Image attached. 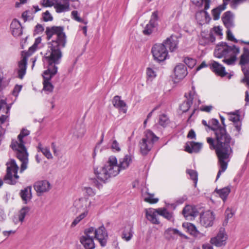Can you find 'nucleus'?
I'll use <instances>...</instances> for the list:
<instances>
[{
	"label": "nucleus",
	"instance_id": "obj_1",
	"mask_svg": "<svg viewBox=\"0 0 249 249\" xmlns=\"http://www.w3.org/2000/svg\"><path fill=\"white\" fill-rule=\"evenodd\" d=\"M61 26L47 27L45 33L47 39L52 41L48 43V49L43 58V62L48 65V69L42 74L43 82H50L52 78L57 73V67L55 65L60 62L62 57L61 49L65 46L66 36Z\"/></svg>",
	"mask_w": 249,
	"mask_h": 249
},
{
	"label": "nucleus",
	"instance_id": "obj_2",
	"mask_svg": "<svg viewBox=\"0 0 249 249\" xmlns=\"http://www.w3.org/2000/svg\"><path fill=\"white\" fill-rule=\"evenodd\" d=\"M208 128L214 131L216 141L212 138H207V142L211 150H215L218 159L220 169L218 172L216 180L220 177L222 173L225 172L227 168L228 163L230 161V156L232 153L231 144V138L226 132L224 127L219 126L217 120L213 119L209 122Z\"/></svg>",
	"mask_w": 249,
	"mask_h": 249
},
{
	"label": "nucleus",
	"instance_id": "obj_3",
	"mask_svg": "<svg viewBox=\"0 0 249 249\" xmlns=\"http://www.w3.org/2000/svg\"><path fill=\"white\" fill-rule=\"evenodd\" d=\"M29 134L30 131L28 130L22 129L18 137V142L12 141L11 144L12 149L16 151L17 157L22 162L20 170V173H22L27 168L28 154L24 146V142L23 139L24 137L29 135Z\"/></svg>",
	"mask_w": 249,
	"mask_h": 249
},
{
	"label": "nucleus",
	"instance_id": "obj_4",
	"mask_svg": "<svg viewBox=\"0 0 249 249\" xmlns=\"http://www.w3.org/2000/svg\"><path fill=\"white\" fill-rule=\"evenodd\" d=\"M240 52L239 47L234 45L230 46L226 43L221 42L216 45L214 54L217 58L224 57L222 61L228 65H231L235 63L236 56Z\"/></svg>",
	"mask_w": 249,
	"mask_h": 249
},
{
	"label": "nucleus",
	"instance_id": "obj_5",
	"mask_svg": "<svg viewBox=\"0 0 249 249\" xmlns=\"http://www.w3.org/2000/svg\"><path fill=\"white\" fill-rule=\"evenodd\" d=\"M117 160L115 156L109 157L105 165L99 169H94V174L102 181H106L110 178L115 177L120 172Z\"/></svg>",
	"mask_w": 249,
	"mask_h": 249
},
{
	"label": "nucleus",
	"instance_id": "obj_6",
	"mask_svg": "<svg viewBox=\"0 0 249 249\" xmlns=\"http://www.w3.org/2000/svg\"><path fill=\"white\" fill-rule=\"evenodd\" d=\"M159 138L150 130H146L144 132V137L140 141L139 146L141 153L142 155H146L152 149L155 142Z\"/></svg>",
	"mask_w": 249,
	"mask_h": 249
},
{
	"label": "nucleus",
	"instance_id": "obj_7",
	"mask_svg": "<svg viewBox=\"0 0 249 249\" xmlns=\"http://www.w3.org/2000/svg\"><path fill=\"white\" fill-rule=\"evenodd\" d=\"M6 174L5 175L3 180L5 183L15 185L17 183L19 179V176L18 175V166L13 159H11L9 162L6 163Z\"/></svg>",
	"mask_w": 249,
	"mask_h": 249
},
{
	"label": "nucleus",
	"instance_id": "obj_8",
	"mask_svg": "<svg viewBox=\"0 0 249 249\" xmlns=\"http://www.w3.org/2000/svg\"><path fill=\"white\" fill-rule=\"evenodd\" d=\"M151 52L154 59L159 62L165 60L168 55L167 48L163 43L155 44L152 48Z\"/></svg>",
	"mask_w": 249,
	"mask_h": 249
},
{
	"label": "nucleus",
	"instance_id": "obj_9",
	"mask_svg": "<svg viewBox=\"0 0 249 249\" xmlns=\"http://www.w3.org/2000/svg\"><path fill=\"white\" fill-rule=\"evenodd\" d=\"M239 64L242 66V70L244 74L242 82H246L249 87V70L246 69L244 66L249 64V49L246 47L243 48V52L240 56Z\"/></svg>",
	"mask_w": 249,
	"mask_h": 249
},
{
	"label": "nucleus",
	"instance_id": "obj_10",
	"mask_svg": "<svg viewBox=\"0 0 249 249\" xmlns=\"http://www.w3.org/2000/svg\"><path fill=\"white\" fill-rule=\"evenodd\" d=\"M80 241L85 249H94L95 244L93 241V227L85 229L84 235L80 238Z\"/></svg>",
	"mask_w": 249,
	"mask_h": 249
},
{
	"label": "nucleus",
	"instance_id": "obj_11",
	"mask_svg": "<svg viewBox=\"0 0 249 249\" xmlns=\"http://www.w3.org/2000/svg\"><path fill=\"white\" fill-rule=\"evenodd\" d=\"M34 188L38 196H41L43 194L48 192L51 189L50 183L46 180H39L34 184Z\"/></svg>",
	"mask_w": 249,
	"mask_h": 249
},
{
	"label": "nucleus",
	"instance_id": "obj_12",
	"mask_svg": "<svg viewBox=\"0 0 249 249\" xmlns=\"http://www.w3.org/2000/svg\"><path fill=\"white\" fill-rule=\"evenodd\" d=\"M158 18V12L157 11L153 12L148 23L146 25L142 31L144 35L148 36L153 33L157 25V21Z\"/></svg>",
	"mask_w": 249,
	"mask_h": 249
},
{
	"label": "nucleus",
	"instance_id": "obj_13",
	"mask_svg": "<svg viewBox=\"0 0 249 249\" xmlns=\"http://www.w3.org/2000/svg\"><path fill=\"white\" fill-rule=\"evenodd\" d=\"M107 237V233L104 226H101L97 230L93 228V238L98 240L101 246H106Z\"/></svg>",
	"mask_w": 249,
	"mask_h": 249
},
{
	"label": "nucleus",
	"instance_id": "obj_14",
	"mask_svg": "<svg viewBox=\"0 0 249 249\" xmlns=\"http://www.w3.org/2000/svg\"><path fill=\"white\" fill-rule=\"evenodd\" d=\"M90 204V201L87 198L79 199V222L88 215Z\"/></svg>",
	"mask_w": 249,
	"mask_h": 249
},
{
	"label": "nucleus",
	"instance_id": "obj_15",
	"mask_svg": "<svg viewBox=\"0 0 249 249\" xmlns=\"http://www.w3.org/2000/svg\"><path fill=\"white\" fill-rule=\"evenodd\" d=\"M200 224L205 227H211L213 225L214 219L213 212L207 211L202 213L200 217Z\"/></svg>",
	"mask_w": 249,
	"mask_h": 249
},
{
	"label": "nucleus",
	"instance_id": "obj_16",
	"mask_svg": "<svg viewBox=\"0 0 249 249\" xmlns=\"http://www.w3.org/2000/svg\"><path fill=\"white\" fill-rule=\"evenodd\" d=\"M227 239L224 230H221L215 237L211 238V243L216 247H220L225 245Z\"/></svg>",
	"mask_w": 249,
	"mask_h": 249
},
{
	"label": "nucleus",
	"instance_id": "obj_17",
	"mask_svg": "<svg viewBox=\"0 0 249 249\" xmlns=\"http://www.w3.org/2000/svg\"><path fill=\"white\" fill-rule=\"evenodd\" d=\"M185 96L187 101L183 102L180 106V109L183 112H185L189 110L193 103V101L197 97V95L194 91H190L187 95Z\"/></svg>",
	"mask_w": 249,
	"mask_h": 249
},
{
	"label": "nucleus",
	"instance_id": "obj_18",
	"mask_svg": "<svg viewBox=\"0 0 249 249\" xmlns=\"http://www.w3.org/2000/svg\"><path fill=\"white\" fill-rule=\"evenodd\" d=\"M54 7L57 13H62L69 10V0H53Z\"/></svg>",
	"mask_w": 249,
	"mask_h": 249
},
{
	"label": "nucleus",
	"instance_id": "obj_19",
	"mask_svg": "<svg viewBox=\"0 0 249 249\" xmlns=\"http://www.w3.org/2000/svg\"><path fill=\"white\" fill-rule=\"evenodd\" d=\"M159 209H149L146 211V217L152 224H159L160 220L158 218Z\"/></svg>",
	"mask_w": 249,
	"mask_h": 249
},
{
	"label": "nucleus",
	"instance_id": "obj_20",
	"mask_svg": "<svg viewBox=\"0 0 249 249\" xmlns=\"http://www.w3.org/2000/svg\"><path fill=\"white\" fill-rule=\"evenodd\" d=\"M197 213L198 212L196 209L191 205L186 206L182 211L184 216L188 220H192L197 215Z\"/></svg>",
	"mask_w": 249,
	"mask_h": 249
},
{
	"label": "nucleus",
	"instance_id": "obj_21",
	"mask_svg": "<svg viewBox=\"0 0 249 249\" xmlns=\"http://www.w3.org/2000/svg\"><path fill=\"white\" fill-rule=\"evenodd\" d=\"M174 73L176 79H182L187 74L186 66L183 64L177 65L174 69Z\"/></svg>",
	"mask_w": 249,
	"mask_h": 249
},
{
	"label": "nucleus",
	"instance_id": "obj_22",
	"mask_svg": "<svg viewBox=\"0 0 249 249\" xmlns=\"http://www.w3.org/2000/svg\"><path fill=\"white\" fill-rule=\"evenodd\" d=\"M233 18V15L230 11H227L224 14L222 20L227 29L234 27Z\"/></svg>",
	"mask_w": 249,
	"mask_h": 249
},
{
	"label": "nucleus",
	"instance_id": "obj_23",
	"mask_svg": "<svg viewBox=\"0 0 249 249\" xmlns=\"http://www.w3.org/2000/svg\"><path fill=\"white\" fill-rule=\"evenodd\" d=\"M12 34L15 37L20 36L22 34V28L20 22L17 19H14L10 25Z\"/></svg>",
	"mask_w": 249,
	"mask_h": 249
},
{
	"label": "nucleus",
	"instance_id": "obj_24",
	"mask_svg": "<svg viewBox=\"0 0 249 249\" xmlns=\"http://www.w3.org/2000/svg\"><path fill=\"white\" fill-rule=\"evenodd\" d=\"M178 38L175 36L172 35L170 37L167 38L164 42L166 47L169 48L171 52H173L178 48Z\"/></svg>",
	"mask_w": 249,
	"mask_h": 249
},
{
	"label": "nucleus",
	"instance_id": "obj_25",
	"mask_svg": "<svg viewBox=\"0 0 249 249\" xmlns=\"http://www.w3.org/2000/svg\"><path fill=\"white\" fill-rule=\"evenodd\" d=\"M202 147V144L194 142H188L185 145V151L189 153H197Z\"/></svg>",
	"mask_w": 249,
	"mask_h": 249
},
{
	"label": "nucleus",
	"instance_id": "obj_26",
	"mask_svg": "<svg viewBox=\"0 0 249 249\" xmlns=\"http://www.w3.org/2000/svg\"><path fill=\"white\" fill-rule=\"evenodd\" d=\"M19 195L24 203L27 204L32 198V187L29 186L24 188L20 191Z\"/></svg>",
	"mask_w": 249,
	"mask_h": 249
},
{
	"label": "nucleus",
	"instance_id": "obj_27",
	"mask_svg": "<svg viewBox=\"0 0 249 249\" xmlns=\"http://www.w3.org/2000/svg\"><path fill=\"white\" fill-rule=\"evenodd\" d=\"M27 58L26 56L23 57L22 59L18 62V77L22 79L26 73L27 69Z\"/></svg>",
	"mask_w": 249,
	"mask_h": 249
},
{
	"label": "nucleus",
	"instance_id": "obj_28",
	"mask_svg": "<svg viewBox=\"0 0 249 249\" xmlns=\"http://www.w3.org/2000/svg\"><path fill=\"white\" fill-rule=\"evenodd\" d=\"M211 69L218 75L221 77L225 76L227 72L225 71V67L216 61H213L211 66Z\"/></svg>",
	"mask_w": 249,
	"mask_h": 249
},
{
	"label": "nucleus",
	"instance_id": "obj_29",
	"mask_svg": "<svg viewBox=\"0 0 249 249\" xmlns=\"http://www.w3.org/2000/svg\"><path fill=\"white\" fill-rule=\"evenodd\" d=\"M132 162V156L130 155H126L124 157L119 159V163L118 164L120 171L127 168Z\"/></svg>",
	"mask_w": 249,
	"mask_h": 249
},
{
	"label": "nucleus",
	"instance_id": "obj_30",
	"mask_svg": "<svg viewBox=\"0 0 249 249\" xmlns=\"http://www.w3.org/2000/svg\"><path fill=\"white\" fill-rule=\"evenodd\" d=\"M112 104L115 107L120 108L124 113L126 112L127 109L124 108L126 107V104L123 100H121L120 96H115L112 100Z\"/></svg>",
	"mask_w": 249,
	"mask_h": 249
},
{
	"label": "nucleus",
	"instance_id": "obj_31",
	"mask_svg": "<svg viewBox=\"0 0 249 249\" xmlns=\"http://www.w3.org/2000/svg\"><path fill=\"white\" fill-rule=\"evenodd\" d=\"M178 234L179 232L177 229L169 228L165 231L164 236L166 239L171 240L177 238Z\"/></svg>",
	"mask_w": 249,
	"mask_h": 249
},
{
	"label": "nucleus",
	"instance_id": "obj_32",
	"mask_svg": "<svg viewBox=\"0 0 249 249\" xmlns=\"http://www.w3.org/2000/svg\"><path fill=\"white\" fill-rule=\"evenodd\" d=\"M193 4L196 6L200 7L204 4V10L201 11V12H204L206 15L208 13L206 11L210 7V0H191Z\"/></svg>",
	"mask_w": 249,
	"mask_h": 249
},
{
	"label": "nucleus",
	"instance_id": "obj_33",
	"mask_svg": "<svg viewBox=\"0 0 249 249\" xmlns=\"http://www.w3.org/2000/svg\"><path fill=\"white\" fill-rule=\"evenodd\" d=\"M227 5V3L225 2L212 10V15L214 20H217L219 18L221 12L226 9Z\"/></svg>",
	"mask_w": 249,
	"mask_h": 249
},
{
	"label": "nucleus",
	"instance_id": "obj_34",
	"mask_svg": "<svg viewBox=\"0 0 249 249\" xmlns=\"http://www.w3.org/2000/svg\"><path fill=\"white\" fill-rule=\"evenodd\" d=\"M133 232L132 231V228L131 226L125 227L123 233L122 234V238L126 241H129L133 236Z\"/></svg>",
	"mask_w": 249,
	"mask_h": 249
},
{
	"label": "nucleus",
	"instance_id": "obj_35",
	"mask_svg": "<svg viewBox=\"0 0 249 249\" xmlns=\"http://www.w3.org/2000/svg\"><path fill=\"white\" fill-rule=\"evenodd\" d=\"M187 230L191 235L196 237L200 238L204 235L197 230L195 225L191 223L187 224Z\"/></svg>",
	"mask_w": 249,
	"mask_h": 249
},
{
	"label": "nucleus",
	"instance_id": "obj_36",
	"mask_svg": "<svg viewBox=\"0 0 249 249\" xmlns=\"http://www.w3.org/2000/svg\"><path fill=\"white\" fill-rule=\"evenodd\" d=\"M30 208L27 206L22 207L19 211L18 214V221L22 223L24 220V218L28 214Z\"/></svg>",
	"mask_w": 249,
	"mask_h": 249
},
{
	"label": "nucleus",
	"instance_id": "obj_37",
	"mask_svg": "<svg viewBox=\"0 0 249 249\" xmlns=\"http://www.w3.org/2000/svg\"><path fill=\"white\" fill-rule=\"evenodd\" d=\"M216 192L223 200L225 201L231 192V189L230 187H226L219 190H216Z\"/></svg>",
	"mask_w": 249,
	"mask_h": 249
},
{
	"label": "nucleus",
	"instance_id": "obj_38",
	"mask_svg": "<svg viewBox=\"0 0 249 249\" xmlns=\"http://www.w3.org/2000/svg\"><path fill=\"white\" fill-rule=\"evenodd\" d=\"M159 215L163 216L169 220H173V215L172 213L168 212L166 209L159 208Z\"/></svg>",
	"mask_w": 249,
	"mask_h": 249
},
{
	"label": "nucleus",
	"instance_id": "obj_39",
	"mask_svg": "<svg viewBox=\"0 0 249 249\" xmlns=\"http://www.w3.org/2000/svg\"><path fill=\"white\" fill-rule=\"evenodd\" d=\"M37 148L38 150L40 151L48 159H53V156L49 148L42 147V145L39 143Z\"/></svg>",
	"mask_w": 249,
	"mask_h": 249
},
{
	"label": "nucleus",
	"instance_id": "obj_40",
	"mask_svg": "<svg viewBox=\"0 0 249 249\" xmlns=\"http://www.w3.org/2000/svg\"><path fill=\"white\" fill-rule=\"evenodd\" d=\"M81 193L85 196L84 199H88V196H92L95 195L93 190L90 187H83L82 188Z\"/></svg>",
	"mask_w": 249,
	"mask_h": 249
},
{
	"label": "nucleus",
	"instance_id": "obj_41",
	"mask_svg": "<svg viewBox=\"0 0 249 249\" xmlns=\"http://www.w3.org/2000/svg\"><path fill=\"white\" fill-rule=\"evenodd\" d=\"M41 38L40 37H37L34 44L29 48L28 51L26 53L27 56L31 55L37 49V46L41 43Z\"/></svg>",
	"mask_w": 249,
	"mask_h": 249
},
{
	"label": "nucleus",
	"instance_id": "obj_42",
	"mask_svg": "<svg viewBox=\"0 0 249 249\" xmlns=\"http://www.w3.org/2000/svg\"><path fill=\"white\" fill-rule=\"evenodd\" d=\"M186 173L190 176V179L194 181L195 187H196L198 180L197 173L194 170L187 169L186 170Z\"/></svg>",
	"mask_w": 249,
	"mask_h": 249
},
{
	"label": "nucleus",
	"instance_id": "obj_43",
	"mask_svg": "<svg viewBox=\"0 0 249 249\" xmlns=\"http://www.w3.org/2000/svg\"><path fill=\"white\" fill-rule=\"evenodd\" d=\"M169 119L167 116L164 114H162L159 116V124L163 127H165L169 123Z\"/></svg>",
	"mask_w": 249,
	"mask_h": 249
},
{
	"label": "nucleus",
	"instance_id": "obj_44",
	"mask_svg": "<svg viewBox=\"0 0 249 249\" xmlns=\"http://www.w3.org/2000/svg\"><path fill=\"white\" fill-rule=\"evenodd\" d=\"M242 124L241 122H237L234 124V128L233 129L234 135L238 137L241 134Z\"/></svg>",
	"mask_w": 249,
	"mask_h": 249
},
{
	"label": "nucleus",
	"instance_id": "obj_45",
	"mask_svg": "<svg viewBox=\"0 0 249 249\" xmlns=\"http://www.w3.org/2000/svg\"><path fill=\"white\" fill-rule=\"evenodd\" d=\"M144 201L151 203V204H154L158 202L159 199L157 198H154V195L153 194H147V196L144 197Z\"/></svg>",
	"mask_w": 249,
	"mask_h": 249
},
{
	"label": "nucleus",
	"instance_id": "obj_46",
	"mask_svg": "<svg viewBox=\"0 0 249 249\" xmlns=\"http://www.w3.org/2000/svg\"><path fill=\"white\" fill-rule=\"evenodd\" d=\"M43 89L49 93L52 92L53 89V86L50 82H43Z\"/></svg>",
	"mask_w": 249,
	"mask_h": 249
},
{
	"label": "nucleus",
	"instance_id": "obj_47",
	"mask_svg": "<svg viewBox=\"0 0 249 249\" xmlns=\"http://www.w3.org/2000/svg\"><path fill=\"white\" fill-rule=\"evenodd\" d=\"M146 74L148 78L153 79L156 76V72L151 68H147Z\"/></svg>",
	"mask_w": 249,
	"mask_h": 249
},
{
	"label": "nucleus",
	"instance_id": "obj_48",
	"mask_svg": "<svg viewBox=\"0 0 249 249\" xmlns=\"http://www.w3.org/2000/svg\"><path fill=\"white\" fill-rule=\"evenodd\" d=\"M184 61L186 65L191 68H193L196 64V60L192 58H185Z\"/></svg>",
	"mask_w": 249,
	"mask_h": 249
},
{
	"label": "nucleus",
	"instance_id": "obj_49",
	"mask_svg": "<svg viewBox=\"0 0 249 249\" xmlns=\"http://www.w3.org/2000/svg\"><path fill=\"white\" fill-rule=\"evenodd\" d=\"M86 132V126L84 123H82L79 128V137H83Z\"/></svg>",
	"mask_w": 249,
	"mask_h": 249
},
{
	"label": "nucleus",
	"instance_id": "obj_50",
	"mask_svg": "<svg viewBox=\"0 0 249 249\" xmlns=\"http://www.w3.org/2000/svg\"><path fill=\"white\" fill-rule=\"evenodd\" d=\"M227 38L229 40L233 41L235 43L238 42V40H237L233 36L232 32H231L230 29H227Z\"/></svg>",
	"mask_w": 249,
	"mask_h": 249
},
{
	"label": "nucleus",
	"instance_id": "obj_51",
	"mask_svg": "<svg viewBox=\"0 0 249 249\" xmlns=\"http://www.w3.org/2000/svg\"><path fill=\"white\" fill-rule=\"evenodd\" d=\"M43 18L45 21H52L53 19L48 11H46L43 14Z\"/></svg>",
	"mask_w": 249,
	"mask_h": 249
},
{
	"label": "nucleus",
	"instance_id": "obj_52",
	"mask_svg": "<svg viewBox=\"0 0 249 249\" xmlns=\"http://www.w3.org/2000/svg\"><path fill=\"white\" fill-rule=\"evenodd\" d=\"M246 0H231V6L232 8H236L238 5L243 3Z\"/></svg>",
	"mask_w": 249,
	"mask_h": 249
},
{
	"label": "nucleus",
	"instance_id": "obj_53",
	"mask_svg": "<svg viewBox=\"0 0 249 249\" xmlns=\"http://www.w3.org/2000/svg\"><path fill=\"white\" fill-rule=\"evenodd\" d=\"M111 148L115 151L119 152L120 151L121 148L119 144L116 140H113L111 144Z\"/></svg>",
	"mask_w": 249,
	"mask_h": 249
},
{
	"label": "nucleus",
	"instance_id": "obj_54",
	"mask_svg": "<svg viewBox=\"0 0 249 249\" xmlns=\"http://www.w3.org/2000/svg\"><path fill=\"white\" fill-rule=\"evenodd\" d=\"M42 5L45 7H51L53 6L54 4V1L53 0H42Z\"/></svg>",
	"mask_w": 249,
	"mask_h": 249
},
{
	"label": "nucleus",
	"instance_id": "obj_55",
	"mask_svg": "<svg viewBox=\"0 0 249 249\" xmlns=\"http://www.w3.org/2000/svg\"><path fill=\"white\" fill-rule=\"evenodd\" d=\"M233 215V213L231 212V211L230 209H227L225 211V215H226V220H227V222L229 218L232 217Z\"/></svg>",
	"mask_w": 249,
	"mask_h": 249
},
{
	"label": "nucleus",
	"instance_id": "obj_56",
	"mask_svg": "<svg viewBox=\"0 0 249 249\" xmlns=\"http://www.w3.org/2000/svg\"><path fill=\"white\" fill-rule=\"evenodd\" d=\"M21 88H22V86H19V85H16L14 89V90L13 91V94L15 95V96H17L18 94V93L20 92V91L21 90Z\"/></svg>",
	"mask_w": 249,
	"mask_h": 249
},
{
	"label": "nucleus",
	"instance_id": "obj_57",
	"mask_svg": "<svg viewBox=\"0 0 249 249\" xmlns=\"http://www.w3.org/2000/svg\"><path fill=\"white\" fill-rule=\"evenodd\" d=\"M43 31H44V28L41 24H37L36 25L35 30V32L36 34L42 33L43 32Z\"/></svg>",
	"mask_w": 249,
	"mask_h": 249
},
{
	"label": "nucleus",
	"instance_id": "obj_58",
	"mask_svg": "<svg viewBox=\"0 0 249 249\" xmlns=\"http://www.w3.org/2000/svg\"><path fill=\"white\" fill-rule=\"evenodd\" d=\"M207 38L208 39H206L207 40V42L209 43V44L210 43H213L215 40V37L212 34H210Z\"/></svg>",
	"mask_w": 249,
	"mask_h": 249
},
{
	"label": "nucleus",
	"instance_id": "obj_59",
	"mask_svg": "<svg viewBox=\"0 0 249 249\" xmlns=\"http://www.w3.org/2000/svg\"><path fill=\"white\" fill-rule=\"evenodd\" d=\"M187 137L190 139H194L196 137V133L193 129H191Z\"/></svg>",
	"mask_w": 249,
	"mask_h": 249
},
{
	"label": "nucleus",
	"instance_id": "obj_60",
	"mask_svg": "<svg viewBox=\"0 0 249 249\" xmlns=\"http://www.w3.org/2000/svg\"><path fill=\"white\" fill-rule=\"evenodd\" d=\"M205 39H208L207 37H202L199 40V44L201 45L205 46L209 44V43L207 42V40Z\"/></svg>",
	"mask_w": 249,
	"mask_h": 249
},
{
	"label": "nucleus",
	"instance_id": "obj_61",
	"mask_svg": "<svg viewBox=\"0 0 249 249\" xmlns=\"http://www.w3.org/2000/svg\"><path fill=\"white\" fill-rule=\"evenodd\" d=\"M212 108L213 107L212 106H204L201 108V110L207 112H209L211 111Z\"/></svg>",
	"mask_w": 249,
	"mask_h": 249
},
{
	"label": "nucleus",
	"instance_id": "obj_62",
	"mask_svg": "<svg viewBox=\"0 0 249 249\" xmlns=\"http://www.w3.org/2000/svg\"><path fill=\"white\" fill-rule=\"evenodd\" d=\"M27 0H19V2H16L15 3V6L16 7H19L20 4H23L27 2Z\"/></svg>",
	"mask_w": 249,
	"mask_h": 249
},
{
	"label": "nucleus",
	"instance_id": "obj_63",
	"mask_svg": "<svg viewBox=\"0 0 249 249\" xmlns=\"http://www.w3.org/2000/svg\"><path fill=\"white\" fill-rule=\"evenodd\" d=\"M71 16L73 19L78 21V12L77 11H73L71 12Z\"/></svg>",
	"mask_w": 249,
	"mask_h": 249
},
{
	"label": "nucleus",
	"instance_id": "obj_64",
	"mask_svg": "<svg viewBox=\"0 0 249 249\" xmlns=\"http://www.w3.org/2000/svg\"><path fill=\"white\" fill-rule=\"evenodd\" d=\"M79 27H80L81 28V30H83V34L85 35V36H86L87 33V27L86 25L82 26L79 25Z\"/></svg>",
	"mask_w": 249,
	"mask_h": 249
}]
</instances>
